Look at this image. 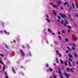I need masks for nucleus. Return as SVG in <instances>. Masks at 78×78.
Masks as SVG:
<instances>
[{"label":"nucleus","mask_w":78,"mask_h":78,"mask_svg":"<svg viewBox=\"0 0 78 78\" xmlns=\"http://www.w3.org/2000/svg\"><path fill=\"white\" fill-rule=\"evenodd\" d=\"M59 15L61 16V17L63 19H66V15L64 14H62L61 13H60Z\"/></svg>","instance_id":"nucleus-1"},{"label":"nucleus","mask_w":78,"mask_h":78,"mask_svg":"<svg viewBox=\"0 0 78 78\" xmlns=\"http://www.w3.org/2000/svg\"><path fill=\"white\" fill-rule=\"evenodd\" d=\"M20 52H21V56H24L25 55V54H24L23 51H22V50H20Z\"/></svg>","instance_id":"nucleus-2"},{"label":"nucleus","mask_w":78,"mask_h":78,"mask_svg":"<svg viewBox=\"0 0 78 78\" xmlns=\"http://www.w3.org/2000/svg\"><path fill=\"white\" fill-rule=\"evenodd\" d=\"M56 3L58 7H59L60 6V5H61L62 4V3L60 1H57L56 2Z\"/></svg>","instance_id":"nucleus-3"},{"label":"nucleus","mask_w":78,"mask_h":78,"mask_svg":"<svg viewBox=\"0 0 78 78\" xmlns=\"http://www.w3.org/2000/svg\"><path fill=\"white\" fill-rule=\"evenodd\" d=\"M65 76H66V78H69V76H70V74H69L67 75V73H65Z\"/></svg>","instance_id":"nucleus-4"},{"label":"nucleus","mask_w":78,"mask_h":78,"mask_svg":"<svg viewBox=\"0 0 78 78\" xmlns=\"http://www.w3.org/2000/svg\"><path fill=\"white\" fill-rule=\"evenodd\" d=\"M48 70L49 72H52L53 71V69H52L51 68H49Z\"/></svg>","instance_id":"nucleus-5"},{"label":"nucleus","mask_w":78,"mask_h":78,"mask_svg":"<svg viewBox=\"0 0 78 78\" xmlns=\"http://www.w3.org/2000/svg\"><path fill=\"white\" fill-rule=\"evenodd\" d=\"M65 22L66 24H69V23L68 22V21L67 20H65Z\"/></svg>","instance_id":"nucleus-6"},{"label":"nucleus","mask_w":78,"mask_h":78,"mask_svg":"<svg viewBox=\"0 0 78 78\" xmlns=\"http://www.w3.org/2000/svg\"><path fill=\"white\" fill-rule=\"evenodd\" d=\"M52 7H53V8H58V6L55 5H52Z\"/></svg>","instance_id":"nucleus-7"},{"label":"nucleus","mask_w":78,"mask_h":78,"mask_svg":"<svg viewBox=\"0 0 78 78\" xmlns=\"http://www.w3.org/2000/svg\"><path fill=\"white\" fill-rule=\"evenodd\" d=\"M5 70V66H3L2 69V72H4V70Z\"/></svg>","instance_id":"nucleus-8"},{"label":"nucleus","mask_w":78,"mask_h":78,"mask_svg":"<svg viewBox=\"0 0 78 78\" xmlns=\"http://www.w3.org/2000/svg\"><path fill=\"white\" fill-rule=\"evenodd\" d=\"M74 56L75 57H77V54H76V53H74L73 54Z\"/></svg>","instance_id":"nucleus-9"},{"label":"nucleus","mask_w":78,"mask_h":78,"mask_svg":"<svg viewBox=\"0 0 78 78\" xmlns=\"http://www.w3.org/2000/svg\"><path fill=\"white\" fill-rule=\"evenodd\" d=\"M4 32L5 34H9V32H6V31L5 30L4 31Z\"/></svg>","instance_id":"nucleus-10"},{"label":"nucleus","mask_w":78,"mask_h":78,"mask_svg":"<svg viewBox=\"0 0 78 78\" xmlns=\"http://www.w3.org/2000/svg\"><path fill=\"white\" fill-rule=\"evenodd\" d=\"M73 9V8H72V7H71L70 9V8H68V10L69 11H72V10H71V9Z\"/></svg>","instance_id":"nucleus-11"},{"label":"nucleus","mask_w":78,"mask_h":78,"mask_svg":"<svg viewBox=\"0 0 78 78\" xmlns=\"http://www.w3.org/2000/svg\"><path fill=\"white\" fill-rule=\"evenodd\" d=\"M46 20L48 22V23H49V22H50V20H49L48 18H46Z\"/></svg>","instance_id":"nucleus-12"},{"label":"nucleus","mask_w":78,"mask_h":78,"mask_svg":"<svg viewBox=\"0 0 78 78\" xmlns=\"http://www.w3.org/2000/svg\"><path fill=\"white\" fill-rule=\"evenodd\" d=\"M63 4H64V5H65V6H66V5L68 4V2H64Z\"/></svg>","instance_id":"nucleus-13"},{"label":"nucleus","mask_w":78,"mask_h":78,"mask_svg":"<svg viewBox=\"0 0 78 78\" xmlns=\"http://www.w3.org/2000/svg\"><path fill=\"white\" fill-rule=\"evenodd\" d=\"M67 28H69V30H70V29H71V27H70V26H69V25H68L67 26Z\"/></svg>","instance_id":"nucleus-14"},{"label":"nucleus","mask_w":78,"mask_h":78,"mask_svg":"<svg viewBox=\"0 0 78 78\" xmlns=\"http://www.w3.org/2000/svg\"><path fill=\"white\" fill-rule=\"evenodd\" d=\"M53 14L55 15V16L56 15V12L55 11H54L53 12Z\"/></svg>","instance_id":"nucleus-15"},{"label":"nucleus","mask_w":78,"mask_h":78,"mask_svg":"<svg viewBox=\"0 0 78 78\" xmlns=\"http://www.w3.org/2000/svg\"><path fill=\"white\" fill-rule=\"evenodd\" d=\"M60 61L62 64H64V62H63V61H62V60H60Z\"/></svg>","instance_id":"nucleus-16"},{"label":"nucleus","mask_w":78,"mask_h":78,"mask_svg":"<svg viewBox=\"0 0 78 78\" xmlns=\"http://www.w3.org/2000/svg\"><path fill=\"white\" fill-rule=\"evenodd\" d=\"M58 38H59V40H61V36H58Z\"/></svg>","instance_id":"nucleus-17"},{"label":"nucleus","mask_w":78,"mask_h":78,"mask_svg":"<svg viewBox=\"0 0 78 78\" xmlns=\"http://www.w3.org/2000/svg\"><path fill=\"white\" fill-rule=\"evenodd\" d=\"M69 57H70V58H72V56L71 55H70V54H69Z\"/></svg>","instance_id":"nucleus-18"},{"label":"nucleus","mask_w":78,"mask_h":78,"mask_svg":"<svg viewBox=\"0 0 78 78\" xmlns=\"http://www.w3.org/2000/svg\"><path fill=\"white\" fill-rule=\"evenodd\" d=\"M0 56H2V57H4V55L3 54H0Z\"/></svg>","instance_id":"nucleus-19"},{"label":"nucleus","mask_w":78,"mask_h":78,"mask_svg":"<svg viewBox=\"0 0 78 78\" xmlns=\"http://www.w3.org/2000/svg\"><path fill=\"white\" fill-rule=\"evenodd\" d=\"M64 27H66L67 24H66V23H64Z\"/></svg>","instance_id":"nucleus-20"},{"label":"nucleus","mask_w":78,"mask_h":78,"mask_svg":"<svg viewBox=\"0 0 78 78\" xmlns=\"http://www.w3.org/2000/svg\"><path fill=\"white\" fill-rule=\"evenodd\" d=\"M69 62V66L71 67V66H72V65H71V63L70 62Z\"/></svg>","instance_id":"nucleus-21"},{"label":"nucleus","mask_w":78,"mask_h":78,"mask_svg":"<svg viewBox=\"0 0 78 78\" xmlns=\"http://www.w3.org/2000/svg\"><path fill=\"white\" fill-rule=\"evenodd\" d=\"M56 53L57 54V55H59V53H58V51L57 50H56Z\"/></svg>","instance_id":"nucleus-22"},{"label":"nucleus","mask_w":78,"mask_h":78,"mask_svg":"<svg viewBox=\"0 0 78 78\" xmlns=\"http://www.w3.org/2000/svg\"><path fill=\"white\" fill-rule=\"evenodd\" d=\"M76 6L77 9H78V6L76 3Z\"/></svg>","instance_id":"nucleus-23"},{"label":"nucleus","mask_w":78,"mask_h":78,"mask_svg":"<svg viewBox=\"0 0 78 78\" xmlns=\"http://www.w3.org/2000/svg\"><path fill=\"white\" fill-rule=\"evenodd\" d=\"M72 5L73 6V8H75V5H74V4L73 3H72Z\"/></svg>","instance_id":"nucleus-24"},{"label":"nucleus","mask_w":78,"mask_h":78,"mask_svg":"<svg viewBox=\"0 0 78 78\" xmlns=\"http://www.w3.org/2000/svg\"><path fill=\"white\" fill-rule=\"evenodd\" d=\"M58 73H60V74H62V72H61V71H58Z\"/></svg>","instance_id":"nucleus-25"},{"label":"nucleus","mask_w":78,"mask_h":78,"mask_svg":"<svg viewBox=\"0 0 78 78\" xmlns=\"http://www.w3.org/2000/svg\"><path fill=\"white\" fill-rule=\"evenodd\" d=\"M73 66H75L76 65V64H75V63L74 62L73 63Z\"/></svg>","instance_id":"nucleus-26"},{"label":"nucleus","mask_w":78,"mask_h":78,"mask_svg":"<svg viewBox=\"0 0 78 78\" xmlns=\"http://www.w3.org/2000/svg\"><path fill=\"white\" fill-rule=\"evenodd\" d=\"M65 41L66 42H67V41H68V38H65Z\"/></svg>","instance_id":"nucleus-27"},{"label":"nucleus","mask_w":78,"mask_h":78,"mask_svg":"<svg viewBox=\"0 0 78 78\" xmlns=\"http://www.w3.org/2000/svg\"><path fill=\"white\" fill-rule=\"evenodd\" d=\"M68 16L69 17V19H70V18H72L71 17V16H70V14H68Z\"/></svg>","instance_id":"nucleus-28"},{"label":"nucleus","mask_w":78,"mask_h":78,"mask_svg":"<svg viewBox=\"0 0 78 78\" xmlns=\"http://www.w3.org/2000/svg\"><path fill=\"white\" fill-rule=\"evenodd\" d=\"M12 70L14 73H16V72H15V71L14 70V68H12Z\"/></svg>","instance_id":"nucleus-29"},{"label":"nucleus","mask_w":78,"mask_h":78,"mask_svg":"<svg viewBox=\"0 0 78 78\" xmlns=\"http://www.w3.org/2000/svg\"><path fill=\"white\" fill-rule=\"evenodd\" d=\"M64 63L65 64V66H67V63H66V62H64Z\"/></svg>","instance_id":"nucleus-30"},{"label":"nucleus","mask_w":78,"mask_h":78,"mask_svg":"<svg viewBox=\"0 0 78 78\" xmlns=\"http://www.w3.org/2000/svg\"><path fill=\"white\" fill-rule=\"evenodd\" d=\"M58 18L59 20L61 19V17H60V16H59V15L58 16Z\"/></svg>","instance_id":"nucleus-31"},{"label":"nucleus","mask_w":78,"mask_h":78,"mask_svg":"<svg viewBox=\"0 0 78 78\" xmlns=\"http://www.w3.org/2000/svg\"><path fill=\"white\" fill-rule=\"evenodd\" d=\"M72 45H73V47H75V44H74V43H72Z\"/></svg>","instance_id":"nucleus-32"},{"label":"nucleus","mask_w":78,"mask_h":78,"mask_svg":"<svg viewBox=\"0 0 78 78\" xmlns=\"http://www.w3.org/2000/svg\"><path fill=\"white\" fill-rule=\"evenodd\" d=\"M62 33H63V34H65V33H66L65 32V31H64V30H63L62 31Z\"/></svg>","instance_id":"nucleus-33"},{"label":"nucleus","mask_w":78,"mask_h":78,"mask_svg":"<svg viewBox=\"0 0 78 78\" xmlns=\"http://www.w3.org/2000/svg\"><path fill=\"white\" fill-rule=\"evenodd\" d=\"M5 48H7V49H8V46H7V45H5Z\"/></svg>","instance_id":"nucleus-34"},{"label":"nucleus","mask_w":78,"mask_h":78,"mask_svg":"<svg viewBox=\"0 0 78 78\" xmlns=\"http://www.w3.org/2000/svg\"><path fill=\"white\" fill-rule=\"evenodd\" d=\"M67 47L68 49H69V50H70L71 49H70V48L69 47L67 46Z\"/></svg>","instance_id":"nucleus-35"},{"label":"nucleus","mask_w":78,"mask_h":78,"mask_svg":"<svg viewBox=\"0 0 78 78\" xmlns=\"http://www.w3.org/2000/svg\"><path fill=\"white\" fill-rule=\"evenodd\" d=\"M72 49L73 50H75V48L72 47Z\"/></svg>","instance_id":"nucleus-36"},{"label":"nucleus","mask_w":78,"mask_h":78,"mask_svg":"<svg viewBox=\"0 0 78 78\" xmlns=\"http://www.w3.org/2000/svg\"><path fill=\"white\" fill-rule=\"evenodd\" d=\"M63 22H64V21L63 20H62L61 21V24H63Z\"/></svg>","instance_id":"nucleus-37"},{"label":"nucleus","mask_w":78,"mask_h":78,"mask_svg":"<svg viewBox=\"0 0 78 78\" xmlns=\"http://www.w3.org/2000/svg\"><path fill=\"white\" fill-rule=\"evenodd\" d=\"M66 53H69V51H68V50H66Z\"/></svg>","instance_id":"nucleus-38"},{"label":"nucleus","mask_w":78,"mask_h":78,"mask_svg":"<svg viewBox=\"0 0 78 78\" xmlns=\"http://www.w3.org/2000/svg\"><path fill=\"white\" fill-rule=\"evenodd\" d=\"M69 61L71 62H72V59H71V58H69Z\"/></svg>","instance_id":"nucleus-39"},{"label":"nucleus","mask_w":78,"mask_h":78,"mask_svg":"<svg viewBox=\"0 0 78 78\" xmlns=\"http://www.w3.org/2000/svg\"><path fill=\"white\" fill-rule=\"evenodd\" d=\"M67 70L68 72H69V68H67Z\"/></svg>","instance_id":"nucleus-40"},{"label":"nucleus","mask_w":78,"mask_h":78,"mask_svg":"<svg viewBox=\"0 0 78 78\" xmlns=\"http://www.w3.org/2000/svg\"><path fill=\"white\" fill-rule=\"evenodd\" d=\"M53 76L54 78H56L55 75H53Z\"/></svg>","instance_id":"nucleus-41"},{"label":"nucleus","mask_w":78,"mask_h":78,"mask_svg":"<svg viewBox=\"0 0 78 78\" xmlns=\"http://www.w3.org/2000/svg\"><path fill=\"white\" fill-rule=\"evenodd\" d=\"M75 16H76V17H78V14H75Z\"/></svg>","instance_id":"nucleus-42"},{"label":"nucleus","mask_w":78,"mask_h":78,"mask_svg":"<svg viewBox=\"0 0 78 78\" xmlns=\"http://www.w3.org/2000/svg\"><path fill=\"white\" fill-rule=\"evenodd\" d=\"M46 67H48V64H46Z\"/></svg>","instance_id":"nucleus-43"},{"label":"nucleus","mask_w":78,"mask_h":78,"mask_svg":"<svg viewBox=\"0 0 78 78\" xmlns=\"http://www.w3.org/2000/svg\"><path fill=\"white\" fill-rule=\"evenodd\" d=\"M29 54L30 56H31V52H29Z\"/></svg>","instance_id":"nucleus-44"},{"label":"nucleus","mask_w":78,"mask_h":78,"mask_svg":"<svg viewBox=\"0 0 78 78\" xmlns=\"http://www.w3.org/2000/svg\"><path fill=\"white\" fill-rule=\"evenodd\" d=\"M70 70H71V71L72 72H73V70H72V69H70Z\"/></svg>","instance_id":"nucleus-45"},{"label":"nucleus","mask_w":78,"mask_h":78,"mask_svg":"<svg viewBox=\"0 0 78 78\" xmlns=\"http://www.w3.org/2000/svg\"><path fill=\"white\" fill-rule=\"evenodd\" d=\"M70 19L71 20V22H73V20H72V18H70Z\"/></svg>","instance_id":"nucleus-46"},{"label":"nucleus","mask_w":78,"mask_h":78,"mask_svg":"<svg viewBox=\"0 0 78 78\" xmlns=\"http://www.w3.org/2000/svg\"><path fill=\"white\" fill-rule=\"evenodd\" d=\"M59 56L60 58H61V54H59Z\"/></svg>","instance_id":"nucleus-47"},{"label":"nucleus","mask_w":78,"mask_h":78,"mask_svg":"<svg viewBox=\"0 0 78 78\" xmlns=\"http://www.w3.org/2000/svg\"><path fill=\"white\" fill-rule=\"evenodd\" d=\"M48 32H50V29H48Z\"/></svg>","instance_id":"nucleus-48"},{"label":"nucleus","mask_w":78,"mask_h":78,"mask_svg":"<svg viewBox=\"0 0 78 78\" xmlns=\"http://www.w3.org/2000/svg\"><path fill=\"white\" fill-rule=\"evenodd\" d=\"M67 8H69V5L68 4H67Z\"/></svg>","instance_id":"nucleus-49"},{"label":"nucleus","mask_w":78,"mask_h":78,"mask_svg":"<svg viewBox=\"0 0 78 78\" xmlns=\"http://www.w3.org/2000/svg\"><path fill=\"white\" fill-rule=\"evenodd\" d=\"M46 17H47V18H48L49 17L47 15H46Z\"/></svg>","instance_id":"nucleus-50"},{"label":"nucleus","mask_w":78,"mask_h":78,"mask_svg":"<svg viewBox=\"0 0 78 78\" xmlns=\"http://www.w3.org/2000/svg\"><path fill=\"white\" fill-rule=\"evenodd\" d=\"M22 47H23V48H25V47L24 46V45H23Z\"/></svg>","instance_id":"nucleus-51"},{"label":"nucleus","mask_w":78,"mask_h":78,"mask_svg":"<svg viewBox=\"0 0 78 78\" xmlns=\"http://www.w3.org/2000/svg\"><path fill=\"white\" fill-rule=\"evenodd\" d=\"M68 33H70V30H68Z\"/></svg>","instance_id":"nucleus-52"},{"label":"nucleus","mask_w":78,"mask_h":78,"mask_svg":"<svg viewBox=\"0 0 78 78\" xmlns=\"http://www.w3.org/2000/svg\"><path fill=\"white\" fill-rule=\"evenodd\" d=\"M5 77L6 78H8V76L6 75V76Z\"/></svg>","instance_id":"nucleus-53"},{"label":"nucleus","mask_w":78,"mask_h":78,"mask_svg":"<svg viewBox=\"0 0 78 78\" xmlns=\"http://www.w3.org/2000/svg\"><path fill=\"white\" fill-rule=\"evenodd\" d=\"M60 8L61 9H63V8H62V7H60Z\"/></svg>","instance_id":"nucleus-54"},{"label":"nucleus","mask_w":78,"mask_h":78,"mask_svg":"<svg viewBox=\"0 0 78 78\" xmlns=\"http://www.w3.org/2000/svg\"><path fill=\"white\" fill-rule=\"evenodd\" d=\"M58 69H59V71H61V68H60V67H59Z\"/></svg>","instance_id":"nucleus-55"},{"label":"nucleus","mask_w":78,"mask_h":78,"mask_svg":"<svg viewBox=\"0 0 78 78\" xmlns=\"http://www.w3.org/2000/svg\"><path fill=\"white\" fill-rule=\"evenodd\" d=\"M17 41H18V42H20V40L19 39H18Z\"/></svg>","instance_id":"nucleus-56"},{"label":"nucleus","mask_w":78,"mask_h":78,"mask_svg":"<svg viewBox=\"0 0 78 78\" xmlns=\"http://www.w3.org/2000/svg\"><path fill=\"white\" fill-rule=\"evenodd\" d=\"M58 34H61V33H60V32H59V31H58Z\"/></svg>","instance_id":"nucleus-57"},{"label":"nucleus","mask_w":78,"mask_h":78,"mask_svg":"<svg viewBox=\"0 0 78 78\" xmlns=\"http://www.w3.org/2000/svg\"><path fill=\"white\" fill-rule=\"evenodd\" d=\"M54 43L55 44H57V43H56V41H54Z\"/></svg>","instance_id":"nucleus-58"},{"label":"nucleus","mask_w":78,"mask_h":78,"mask_svg":"<svg viewBox=\"0 0 78 78\" xmlns=\"http://www.w3.org/2000/svg\"><path fill=\"white\" fill-rule=\"evenodd\" d=\"M59 76H61V77H62V75H61V74H59Z\"/></svg>","instance_id":"nucleus-59"},{"label":"nucleus","mask_w":78,"mask_h":78,"mask_svg":"<svg viewBox=\"0 0 78 78\" xmlns=\"http://www.w3.org/2000/svg\"><path fill=\"white\" fill-rule=\"evenodd\" d=\"M23 66H21V69H23Z\"/></svg>","instance_id":"nucleus-60"},{"label":"nucleus","mask_w":78,"mask_h":78,"mask_svg":"<svg viewBox=\"0 0 78 78\" xmlns=\"http://www.w3.org/2000/svg\"><path fill=\"white\" fill-rule=\"evenodd\" d=\"M56 61L57 63H59V61H58V60H56Z\"/></svg>","instance_id":"nucleus-61"},{"label":"nucleus","mask_w":78,"mask_h":78,"mask_svg":"<svg viewBox=\"0 0 78 78\" xmlns=\"http://www.w3.org/2000/svg\"><path fill=\"white\" fill-rule=\"evenodd\" d=\"M52 35H55V33H52Z\"/></svg>","instance_id":"nucleus-62"},{"label":"nucleus","mask_w":78,"mask_h":78,"mask_svg":"<svg viewBox=\"0 0 78 78\" xmlns=\"http://www.w3.org/2000/svg\"><path fill=\"white\" fill-rule=\"evenodd\" d=\"M13 42L14 43H16V41H15V40H13Z\"/></svg>","instance_id":"nucleus-63"},{"label":"nucleus","mask_w":78,"mask_h":78,"mask_svg":"<svg viewBox=\"0 0 78 78\" xmlns=\"http://www.w3.org/2000/svg\"><path fill=\"white\" fill-rule=\"evenodd\" d=\"M76 63H77V66H78V62H76Z\"/></svg>","instance_id":"nucleus-64"}]
</instances>
